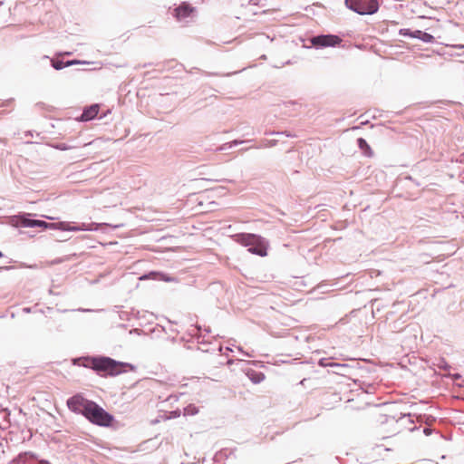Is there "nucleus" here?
<instances>
[{
  "instance_id": "f257e3e1",
  "label": "nucleus",
  "mask_w": 464,
  "mask_h": 464,
  "mask_svg": "<svg viewBox=\"0 0 464 464\" xmlns=\"http://www.w3.org/2000/svg\"><path fill=\"white\" fill-rule=\"evenodd\" d=\"M72 365L82 366L95 372L99 376H117L123 372L134 371L135 366L104 355H87L72 359Z\"/></svg>"
},
{
  "instance_id": "f03ea898",
  "label": "nucleus",
  "mask_w": 464,
  "mask_h": 464,
  "mask_svg": "<svg viewBox=\"0 0 464 464\" xmlns=\"http://www.w3.org/2000/svg\"><path fill=\"white\" fill-rule=\"evenodd\" d=\"M66 404L71 411L82 415L94 425L110 427L114 420L113 415L106 411L95 401L86 399L81 393L70 397Z\"/></svg>"
},
{
  "instance_id": "7ed1b4c3",
  "label": "nucleus",
  "mask_w": 464,
  "mask_h": 464,
  "mask_svg": "<svg viewBox=\"0 0 464 464\" xmlns=\"http://www.w3.org/2000/svg\"><path fill=\"white\" fill-rule=\"evenodd\" d=\"M14 222L15 227H40L44 230L45 229H57L61 231H95L98 230L99 224L97 223H90L85 224L82 223L77 226H72L70 222L66 221H59L49 223L42 219L35 218L34 214L31 213H19L18 215L14 217Z\"/></svg>"
},
{
  "instance_id": "20e7f679",
  "label": "nucleus",
  "mask_w": 464,
  "mask_h": 464,
  "mask_svg": "<svg viewBox=\"0 0 464 464\" xmlns=\"http://www.w3.org/2000/svg\"><path fill=\"white\" fill-rule=\"evenodd\" d=\"M233 239L247 247V250L254 255L266 256L267 255V241L259 235L250 233H238L233 235Z\"/></svg>"
},
{
  "instance_id": "39448f33",
  "label": "nucleus",
  "mask_w": 464,
  "mask_h": 464,
  "mask_svg": "<svg viewBox=\"0 0 464 464\" xmlns=\"http://www.w3.org/2000/svg\"><path fill=\"white\" fill-rule=\"evenodd\" d=\"M348 9L361 15H371L378 12V0H344Z\"/></svg>"
},
{
  "instance_id": "423d86ee",
  "label": "nucleus",
  "mask_w": 464,
  "mask_h": 464,
  "mask_svg": "<svg viewBox=\"0 0 464 464\" xmlns=\"http://www.w3.org/2000/svg\"><path fill=\"white\" fill-rule=\"evenodd\" d=\"M311 46L315 49H323L327 47H336L343 42L342 38L336 34H321L309 38Z\"/></svg>"
},
{
  "instance_id": "0eeeda50",
  "label": "nucleus",
  "mask_w": 464,
  "mask_h": 464,
  "mask_svg": "<svg viewBox=\"0 0 464 464\" xmlns=\"http://www.w3.org/2000/svg\"><path fill=\"white\" fill-rule=\"evenodd\" d=\"M195 11V7L189 3L182 2L174 7L171 14L178 21H182L189 17Z\"/></svg>"
},
{
  "instance_id": "6e6552de",
  "label": "nucleus",
  "mask_w": 464,
  "mask_h": 464,
  "mask_svg": "<svg viewBox=\"0 0 464 464\" xmlns=\"http://www.w3.org/2000/svg\"><path fill=\"white\" fill-rule=\"evenodd\" d=\"M99 111L100 107L98 104H92L90 106H86L83 109L80 118L83 121H92L98 116Z\"/></svg>"
},
{
  "instance_id": "1a4fd4ad",
  "label": "nucleus",
  "mask_w": 464,
  "mask_h": 464,
  "mask_svg": "<svg viewBox=\"0 0 464 464\" xmlns=\"http://www.w3.org/2000/svg\"><path fill=\"white\" fill-rule=\"evenodd\" d=\"M392 406L391 403H383L382 404V407L383 408L384 412L380 414L377 421L381 424L388 423L390 420H392L394 421H398L399 418L393 415H390L388 412L390 411L389 409ZM405 415L401 413V418L404 417Z\"/></svg>"
},
{
  "instance_id": "9d476101",
  "label": "nucleus",
  "mask_w": 464,
  "mask_h": 464,
  "mask_svg": "<svg viewBox=\"0 0 464 464\" xmlns=\"http://www.w3.org/2000/svg\"><path fill=\"white\" fill-rule=\"evenodd\" d=\"M63 54V53H58L56 56ZM43 59H50L51 66L57 71H60L66 67V63L63 59H59L58 57L50 58L48 55H44Z\"/></svg>"
},
{
  "instance_id": "9b49d317",
  "label": "nucleus",
  "mask_w": 464,
  "mask_h": 464,
  "mask_svg": "<svg viewBox=\"0 0 464 464\" xmlns=\"http://www.w3.org/2000/svg\"><path fill=\"white\" fill-rule=\"evenodd\" d=\"M414 38L422 41L423 43L432 44L435 42V37L424 31L414 30Z\"/></svg>"
},
{
  "instance_id": "f8f14e48",
  "label": "nucleus",
  "mask_w": 464,
  "mask_h": 464,
  "mask_svg": "<svg viewBox=\"0 0 464 464\" xmlns=\"http://www.w3.org/2000/svg\"><path fill=\"white\" fill-rule=\"evenodd\" d=\"M246 375L249 380L256 384L260 383L265 379V374L262 372H257L252 369L246 372Z\"/></svg>"
},
{
  "instance_id": "ddd939ff",
  "label": "nucleus",
  "mask_w": 464,
  "mask_h": 464,
  "mask_svg": "<svg viewBox=\"0 0 464 464\" xmlns=\"http://www.w3.org/2000/svg\"><path fill=\"white\" fill-rule=\"evenodd\" d=\"M356 142L359 149L362 151L363 155L367 157H371L372 155V150L365 139L358 138Z\"/></svg>"
},
{
  "instance_id": "4468645a",
  "label": "nucleus",
  "mask_w": 464,
  "mask_h": 464,
  "mask_svg": "<svg viewBox=\"0 0 464 464\" xmlns=\"http://www.w3.org/2000/svg\"><path fill=\"white\" fill-rule=\"evenodd\" d=\"M248 140H234L230 142H227L221 146H219L216 150L218 151H224V150H230L239 144H242V143H245V142H247Z\"/></svg>"
},
{
  "instance_id": "2eb2a0df",
  "label": "nucleus",
  "mask_w": 464,
  "mask_h": 464,
  "mask_svg": "<svg viewBox=\"0 0 464 464\" xmlns=\"http://www.w3.org/2000/svg\"><path fill=\"white\" fill-rule=\"evenodd\" d=\"M331 367L335 369L333 371L334 373L341 375H343L345 373V370L348 368L346 364H341L336 362H333L331 364Z\"/></svg>"
},
{
  "instance_id": "dca6fc26",
  "label": "nucleus",
  "mask_w": 464,
  "mask_h": 464,
  "mask_svg": "<svg viewBox=\"0 0 464 464\" xmlns=\"http://www.w3.org/2000/svg\"><path fill=\"white\" fill-rule=\"evenodd\" d=\"M18 459L22 462H26L31 459H35L36 455L30 451L22 452L18 455Z\"/></svg>"
},
{
  "instance_id": "f3484780",
  "label": "nucleus",
  "mask_w": 464,
  "mask_h": 464,
  "mask_svg": "<svg viewBox=\"0 0 464 464\" xmlns=\"http://www.w3.org/2000/svg\"><path fill=\"white\" fill-rule=\"evenodd\" d=\"M198 412V407H196L194 404H188L187 407L184 408V414L185 415H196Z\"/></svg>"
},
{
  "instance_id": "a211bd4d",
  "label": "nucleus",
  "mask_w": 464,
  "mask_h": 464,
  "mask_svg": "<svg viewBox=\"0 0 464 464\" xmlns=\"http://www.w3.org/2000/svg\"><path fill=\"white\" fill-rule=\"evenodd\" d=\"M399 34L405 37H411L414 38V31L409 29V28H402L400 29Z\"/></svg>"
},
{
  "instance_id": "6ab92c4d",
  "label": "nucleus",
  "mask_w": 464,
  "mask_h": 464,
  "mask_svg": "<svg viewBox=\"0 0 464 464\" xmlns=\"http://www.w3.org/2000/svg\"><path fill=\"white\" fill-rule=\"evenodd\" d=\"M119 318L123 321H129L131 317V313L128 311L118 310Z\"/></svg>"
},
{
  "instance_id": "aec40b11",
  "label": "nucleus",
  "mask_w": 464,
  "mask_h": 464,
  "mask_svg": "<svg viewBox=\"0 0 464 464\" xmlns=\"http://www.w3.org/2000/svg\"><path fill=\"white\" fill-rule=\"evenodd\" d=\"M437 365L440 369L444 371H449L451 368L444 358H440Z\"/></svg>"
},
{
  "instance_id": "412c9836",
  "label": "nucleus",
  "mask_w": 464,
  "mask_h": 464,
  "mask_svg": "<svg viewBox=\"0 0 464 464\" xmlns=\"http://www.w3.org/2000/svg\"><path fill=\"white\" fill-rule=\"evenodd\" d=\"M65 63H66V67H69V66L76 65V64H90L91 63L86 62V61L73 59V60L65 61Z\"/></svg>"
},
{
  "instance_id": "4be33fe9",
  "label": "nucleus",
  "mask_w": 464,
  "mask_h": 464,
  "mask_svg": "<svg viewBox=\"0 0 464 464\" xmlns=\"http://www.w3.org/2000/svg\"><path fill=\"white\" fill-rule=\"evenodd\" d=\"M227 450H220L219 452H218L215 457H214V460L215 461H218L220 459H222L223 457H226L227 458Z\"/></svg>"
},
{
  "instance_id": "5701e85b",
  "label": "nucleus",
  "mask_w": 464,
  "mask_h": 464,
  "mask_svg": "<svg viewBox=\"0 0 464 464\" xmlns=\"http://www.w3.org/2000/svg\"><path fill=\"white\" fill-rule=\"evenodd\" d=\"M271 134H276V135H285L286 137H289V138H294L295 137L296 135L288 131V130H285V131H277V132H271Z\"/></svg>"
},
{
  "instance_id": "b1692460",
  "label": "nucleus",
  "mask_w": 464,
  "mask_h": 464,
  "mask_svg": "<svg viewBox=\"0 0 464 464\" xmlns=\"http://www.w3.org/2000/svg\"><path fill=\"white\" fill-rule=\"evenodd\" d=\"M160 279L162 281H165V282H172V281H175L176 279L172 276H169L168 275H165V274H161L160 275Z\"/></svg>"
},
{
  "instance_id": "393cba45",
  "label": "nucleus",
  "mask_w": 464,
  "mask_h": 464,
  "mask_svg": "<svg viewBox=\"0 0 464 464\" xmlns=\"http://www.w3.org/2000/svg\"><path fill=\"white\" fill-rule=\"evenodd\" d=\"M333 362H328V359L323 358L319 361V365L323 367H331Z\"/></svg>"
},
{
  "instance_id": "a878e982",
  "label": "nucleus",
  "mask_w": 464,
  "mask_h": 464,
  "mask_svg": "<svg viewBox=\"0 0 464 464\" xmlns=\"http://www.w3.org/2000/svg\"><path fill=\"white\" fill-rule=\"evenodd\" d=\"M55 148L61 150H67L71 148V146L67 145L66 143H59L55 146Z\"/></svg>"
},
{
  "instance_id": "bb28decb",
  "label": "nucleus",
  "mask_w": 464,
  "mask_h": 464,
  "mask_svg": "<svg viewBox=\"0 0 464 464\" xmlns=\"http://www.w3.org/2000/svg\"><path fill=\"white\" fill-rule=\"evenodd\" d=\"M201 331V326L197 325V334H192L194 336H197L198 342L200 343L199 339L202 337V335L199 334ZM204 341H201V343H204Z\"/></svg>"
},
{
  "instance_id": "cd10ccee",
  "label": "nucleus",
  "mask_w": 464,
  "mask_h": 464,
  "mask_svg": "<svg viewBox=\"0 0 464 464\" xmlns=\"http://www.w3.org/2000/svg\"><path fill=\"white\" fill-rule=\"evenodd\" d=\"M276 143H277V140H271L267 141V145L270 146V147L276 146Z\"/></svg>"
},
{
  "instance_id": "c85d7f7f",
  "label": "nucleus",
  "mask_w": 464,
  "mask_h": 464,
  "mask_svg": "<svg viewBox=\"0 0 464 464\" xmlns=\"http://www.w3.org/2000/svg\"><path fill=\"white\" fill-rule=\"evenodd\" d=\"M203 73L208 75V76H220L221 75V74H219L218 72H204Z\"/></svg>"
},
{
  "instance_id": "c756f323",
  "label": "nucleus",
  "mask_w": 464,
  "mask_h": 464,
  "mask_svg": "<svg viewBox=\"0 0 464 464\" xmlns=\"http://www.w3.org/2000/svg\"><path fill=\"white\" fill-rule=\"evenodd\" d=\"M24 314L32 313V307H24L22 310Z\"/></svg>"
},
{
  "instance_id": "7c9ffc66",
  "label": "nucleus",
  "mask_w": 464,
  "mask_h": 464,
  "mask_svg": "<svg viewBox=\"0 0 464 464\" xmlns=\"http://www.w3.org/2000/svg\"><path fill=\"white\" fill-rule=\"evenodd\" d=\"M10 414L11 413H10V411L8 410L5 411V417L4 418H5V420H9Z\"/></svg>"
},
{
  "instance_id": "2f4dec72",
  "label": "nucleus",
  "mask_w": 464,
  "mask_h": 464,
  "mask_svg": "<svg viewBox=\"0 0 464 464\" xmlns=\"http://www.w3.org/2000/svg\"><path fill=\"white\" fill-rule=\"evenodd\" d=\"M11 269V266H0V271L2 270H9Z\"/></svg>"
},
{
  "instance_id": "473e14b6",
  "label": "nucleus",
  "mask_w": 464,
  "mask_h": 464,
  "mask_svg": "<svg viewBox=\"0 0 464 464\" xmlns=\"http://www.w3.org/2000/svg\"><path fill=\"white\" fill-rule=\"evenodd\" d=\"M237 72H227V73H226V74H223V76H230V75L235 74V73H237Z\"/></svg>"
},
{
  "instance_id": "72a5a7b5",
  "label": "nucleus",
  "mask_w": 464,
  "mask_h": 464,
  "mask_svg": "<svg viewBox=\"0 0 464 464\" xmlns=\"http://www.w3.org/2000/svg\"><path fill=\"white\" fill-rule=\"evenodd\" d=\"M24 135H25L26 137H28V136H33V134H32V132H31L30 130L26 131V132L24 133Z\"/></svg>"
},
{
  "instance_id": "f704fd0d",
  "label": "nucleus",
  "mask_w": 464,
  "mask_h": 464,
  "mask_svg": "<svg viewBox=\"0 0 464 464\" xmlns=\"http://www.w3.org/2000/svg\"><path fill=\"white\" fill-rule=\"evenodd\" d=\"M12 102H13V99L7 100V101H5V105H8V104H9V103H11Z\"/></svg>"
},
{
  "instance_id": "c9c22d12",
  "label": "nucleus",
  "mask_w": 464,
  "mask_h": 464,
  "mask_svg": "<svg viewBox=\"0 0 464 464\" xmlns=\"http://www.w3.org/2000/svg\"><path fill=\"white\" fill-rule=\"evenodd\" d=\"M304 382H306V379H305V378H304V379H303V380L299 382V384H301V385H304Z\"/></svg>"
},
{
  "instance_id": "e433bc0d",
  "label": "nucleus",
  "mask_w": 464,
  "mask_h": 464,
  "mask_svg": "<svg viewBox=\"0 0 464 464\" xmlns=\"http://www.w3.org/2000/svg\"><path fill=\"white\" fill-rule=\"evenodd\" d=\"M210 331H211V330H210V327H206V328H205V332H206V333H210Z\"/></svg>"
},
{
  "instance_id": "4c0bfd02",
  "label": "nucleus",
  "mask_w": 464,
  "mask_h": 464,
  "mask_svg": "<svg viewBox=\"0 0 464 464\" xmlns=\"http://www.w3.org/2000/svg\"><path fill=\"white\" fill-rule=\"evenodd\" d=\"M133 332H135V333H139V332H140V330H139V329L130 330V333L131 334V333H133Z\"/></svg>"
},
{
  "instance_id": "58836bf2",
  "label": "nucleus",
  "mask_w": 464,
  "mask_h": 464,
  "mask_svg": "<svg viewBox=\"0 0 464 464\" xmlns=\"http://www.w3.org/2000/svg\"><path fill=\"white\" fill-rule=\"evenodd\" d=\"M64 54H66V55H70V54H71V53H70V52H66V53H64Z\"/></svg>"
},
{
  "instance_id": "ea45409f",
  "label": "nucleus",
  "mask_w": 464,
  "mask_h": 464,
  "mask_svg": "<svg viewBox=\"0 0 464 464\" xmlns=\"http://www.w3.org/2000/svg\"><path fill=\"white\" fill-rule=\"evenodd\" d=\"M45 464H51L48 460L44 461Z\"/></svg>"
},
{
  "instance_id": "a19ab883",
  "label": "nucleus",
  "mask_w": 464,
  "mask_h": 464,
  "mask_svg": "<svg viewBox=\"0 0 464 464\" xmlns=\"http://www.w3.org/2000/svg\"><path fill=\"white\" fill-rule=\"evenodd\" d=\"M2 256H3V253L0 251V257H2Z\"/></svg>"
}]
</instances>
